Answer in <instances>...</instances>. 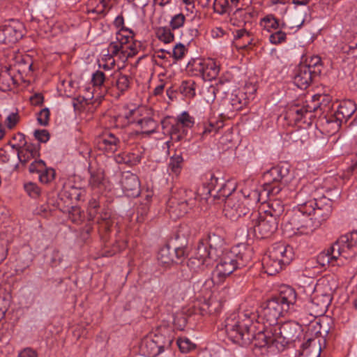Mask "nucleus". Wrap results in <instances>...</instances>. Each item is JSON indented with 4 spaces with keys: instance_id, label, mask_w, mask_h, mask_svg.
Listing matches in <instances>:
<instances>
[{
    "instance_id": "nucleus-1",
    "label": "nucleus",
    "mask_w": 357,
    "mask_h": 357,
    "mask_svg": "<svg viewBox=\"0 0 357 357\" xmlns=\"http://www.w3.org/2000/svg\"><path fill=\"white\" fill-rule=\"evenodd\" d=\"M255 313L248 311L240 314L234 313L225 319V331L229 340L242 347L253 345V349H263L270 346L276 347L275 331L273 327L264 326L262 331L254 333L252 322Z\"/></svg>"
},
{
    "instance_id": "nucleus-2",
    "label": "nucleus",
    "mask_w": 357,
    "mask_h": 357,
    "mask_svg": "<svg viewBox=\"0 0 357 357\" xmlns=\"http://www.w3.org/2000/svg\"><path fill=\"white\" fill-rule=\"evenodd\" d=\"M297 294L294 289L289 286H282L280 293L264 303L260 307L254 312L256 314V321L261 323L268 328L278 326V320L283 314L294 310Z\"/></svg>"
},
{
    "instance_id": "nucleus-3",
    "label": "nucleus",
    "mask_w": 357,
    "mask_h": 357,
    "mask_svg": "<svg viewBox=\"0 0 357 357\" xmlns=\"http://www.w3.org/2000/svg\"><path fill=\"white\" fill-rule=\"evenodd\" d=\"M303 194L305 192L303 189L296 192L294 198L298 205L287 212L283 218L282 228L283 234L287 237L309 235L319 227V224H316L311 218L313 210L311 206H306L305 202H303L301 197Z\"/></svg>"
},
{
    "instance_id": "nucleus-4",
    "label": "nucleus",
    "mask_w": 357,
    "mask_h": 357,
    "mask_svg": "<svg viewBox=\"0 0 357 357\" xmlns=\"http://www.w3.org/2000/svg\"><path fill=\"white\" fill-rule=\"evenodd\" d=\"M252 249L248 248L241 250L236 247L223 252L218 257L219 262L213 271V282L220 284L234 271L248 266L252 260Z\"/></svg>"
},
{
    "instance_id": "nucleus-5",
    "label": "nucleus",
    "mask_w": 357,
    "mask_h": 357,
    "mask_svg": "<svg viewBox=\"0 0 357 357\" xmlns=\"http://www.w3.org/2000/svg\"><path fill=\"white\" fill-rule=\"evenodd\" d=\"M294 257L293 248L284 243L274 244L262 258V267L266 273L275 275L284 266L289 264Z\"/></svg>"
},
{
    "instance_id": "nucleus-6",
    "label": "nucleus",
    "mask_w": 357,
    "mask_h": 357,
    "mask_svg": "<svg viewBox=\"0 0 357 357\" xmlns=\"http://www.w3.org/2000/svg\"><path fill=\"white\" fill-rule=\"evenodd\" d=\"M279 222L268 215L252 211L247 222V231L258 239L271 237L278 229Z\"/></svg>"
},
{
    "instance_id": "nucleus-7",
    "label": "nucleus",
    "mask_w": 357,
    "mask_h": 357,
    "mask_svg": "<svg viewBox=\"0 0 357 357\" xmlns=\"http://www.w3.org/2000/svg\"><path fill=\"white\" fill-rule=\"evenodd\" d=\"M292 178L288 163L282 162L273 167L264 174L266 192L272 193V195H278ZM264 193H266V191Z\"/></svg>"
},
{
    "instance_id": "nucleus-8",
    "label": "nucleus",
    "mask_w": 357,
    "mask_h": 357,
    "mask_svg": "<svg viewBox=\"0 0 357 357\" xmlns=\"http://www.w3.org/2000/svg\"><path fill=\"white\" fill-rule=\"evenodd\" d=\"M327 251L330 254L333 265L340 257L344 259L354 257L357 253V230L340 236Z\"/></svg>"
},
{
    "instance_id": "nucleus-9",
    "label": "nucleus",
    "mask_w": 357,
    "mask_h": 357,
    "mask_svg": "<svg viewBox=\"0 0 357 357\" xmlns=\"http://www.w3.org/2000/svg\"><path fill=\"white\" fill-rule=\"evenodd\" d=\"M276 339V349L282 351L289 344L295 342L301 333V326L297 322L289 321L273 327Z\"/></svg>"
},
{
    "instance_id": "nucleus-10",
    "label": "nucleus",
    "mask_w": 357,
    "mask_h": 357,
    "mask_svg": "<svg viewBox=\"0 0 357 357\" xmlns=\"http://www.w3.org/2000/svg\"><path fill=\"white\" fill-rule=\"evenodd\" d=\"M225 215L232 221H236L241 217L250 216L251 210L250 203H247V199L238 195L229 197L224 206Z\"/></svg>"
},
{
    "instance_id": "nucleus-11",
    "label": "nucleus",
    "mask_w": 357,
    "mask_h": 357,
    "mask_svg": "<svg viewBox=\"0 0 357 357\" xmlns=\"http://www.w3.org/2000/svg\"><path fill=\"white\" fill-rule=\"evenodd\" d=\"M356 109V105L351 100L342 102L335 113L325 116L326 122L328 124H335V128L338 129L342 123H347Z\"/></svg>"
},
{
    "instance_id": "nucleus-12",
    "label": "nucleus",
    "mask_w": 357,
    "mask_h": 357,
    "mask_svg": "<svg viewBox=\"0 0 357 357\" xmlns=\"http://www.w3.org/2000/svg\"><path fill=\"white\" fill-rule=\"evenodd\" d=\"M185 198L183 201L178 203V205L182 208L183 213H187L188 208H192L195 206L196 200L200 202L204 200L206 202L213 197V192L209 186L202 185L199 187L197 192H193L191 190H185Z\"/></svg>"
},
{
    "instance_id": "nucleus-13",
    "label": "nucleus",
    "mask_w": 357,
    "mask_h": 357,
    "mask_svg": "<svg viewBox=\"0 0 357 357\" xmlns=\"http://www.w3.org/2000/svg\"><path fill=\"white\" fill-rule=\"evenodd\" d=\"M322 102H319L314 106L310 105H303L301 107L297 106L291 107L287 112V116L294 121L295 123L303 122L310 124L311 120L314 117V112L318 109H322Z\"/></svg>"
},
{
    "instance_id": "nucleus-14",
    "label": "nucleus",
    "mask_w": 357,
    "mask_h": 357,
    "mask_svg": "<svg viewBox=\"0 0 357 357\" xmlns=\"http://www.w3.org/2000/svg\"><path fill=\"white\" fill-rule=\"evenodd\" d=\"M306 206H311L313 215L318 219L316 224L320 225V222L326 220L332 213V202L330 199L323 197L319 199H312L304 202Z\"/></svg>"
},
{
    "instance_id": "nucleus-15",
    "label": "nucleus",
    "mask_w": 357,
    "mask_h": 357,
    "mask_svg": "<svg viewBox=\"0 0 357 357\" xmlns=\"http://www.w3.org/2000/svg\"><path fill=\"white\" fill-rule=\"evenodd\" d=\"M128 29H122L116 33V40L111 42L107 47V56L109 59H115L121 61L122 62L126 61V50H124V45L126 43V33Z\"/></svg>"
},
{
    "instance_id": "nucleus-16",
    "label": "nucleus",
    "mask_w": 357,
    "mask_h": 357,
    "mask_svg": "<svg viewBox=\"0 0 357 357\" xmlns=\"http://www.w3.org/2000/svg\"><path fill=\"white\" fill-rule=\"evenodd\" d=\"M319 76V70L311 71L310 68L301 64L295 70L294 83L301 89H306L315 78Z\"/></svg>"
},
{
    "instance_id": "nucleus-17",
    "label": "nucleus",
    "mask_w": 357,
    "mask_h": 357,
    "mask_svg": "<svg viewBox=\"0 0 357 357\" xmlns=\"http://www.w3.org/2000/svg\"><path fill=\"white\" fill-rule=\"evenodd\" d=\"M122 190L127 197H137L140 194V182L136 174L127 172L121 180Z\"/></svg>"
},
{
    "instance_id": "nucleus-18",
    "label": "nucleus",
    "mask_w": 357,
    "mask_h": 357,
    "mask_svg": "<svg viewBox=\"0 0 357 357\" xmlns=\"http://www.w3.org/2000/svg\"><path fill=\"white\" fill-rule=\"evenodd\" d=\"M132 78L126 75L122 74L119 71H116L111 74L107 81V85H109V90L115 87L118 92L116 97L119 98L128 91L130 86Z\"/></svg>"
},
{
    "instance_id": "nucleus-19",
    "label": "nucleus",
    "mask_w": 357,
    "mask_h": 357,
    "mask_svg": "<svg viewBox=\"0 0 357 357\" xmlns=\"http://www.w3.org/2000/svg\"><path fill=\"white\" fill-rule=\"evenodd\" d=\"M99 149L107 154H113L121 148L122 141L111 132H105L98 139Z\"/></svg>"
},
{
    "instance_id": "nucleus-20",
    "label": "nucleus",
    "mask_w": 357,
    "mask_h": 357,
    "mask_svg": "<svg viewBox=\"0 0 357 357\" xmlns=\"http://www.w3.org/2000/svg\"><path fill=\"white\" fill-rule=\"evenodd\" d=\"M212 251L213 257H219L223 252L227 251L225 249L224 238L216 232L210 231L208 234L207 241L205 242Z\"/></svg>"
},
{
    "instance_id": "nucleus-21",
    "label": "nucleus",
    "mask_w": 357,
    "mask_h": 357,
    "mask_svg": "<svg viewBox=\"0 0 357 357\" xmlns=\"http://www.w3.org/2000/svg\"><path fill=\"white\" fill-rule=\"evenodd\" d=\"M236 184L234 181L227 180L225 182L220 183V188L213 195V200L219 202H225L231 196H237L238 194L235 192Z\"/></svg>"
},
{
    "instance_id": "nucleus-22",
    "label": "nucleus",
    "mask_w": 357,
    "mask_h": 357,
    "mask_svg": "<svg viewBox=\"0 0 357 357\" xmlns=\"http://www.w3.org/2000/svg\"><path fill=\"white\" fill-rule=\"evenodd\" d=\"M321 351L320 339L309 338L303 343L298 357H319Z\"/></svg>"
},
{
    "instance_id": "nucleus-23",
    "label": "nucleus",
    "mask_w": 357,
    "mask_h": 357,
    "mask_svg": "<svg viewBox=\"0 0 357 357\" xmlns=\"http://www.w3.org/2000/svg\"><path fill=\"white\" fill-rule=\"evenodd\" d=\"M40 156V144L29 143L19 151L17 158L22 166H25L31 160Z\"/></svg>"
},
{
    "instance_id": "nucleus-24",
    "label": "nucleus",
    "mask_w": 357,
    "mask_h": 357,
    "mask_svg": "<svg viewBox=\"0 0 357 357\" xmlns=\"http://www.w3.org/2000/svg\"><path fill=\"white\" fill-rule=\"evenodd\" d=\"M22 37L21 31L11 25L0 26V44H13Z\"/></svg>"
},
{
    "instance_id": "nucleus-25",
    "label": "nucleus",
    "mask_w": 357,
    "mask_h": 357,
    "mask_svg": "<svg viewBox=\"0 0 357 357\" xmlns=\"http://www.w3.org/2000/svg\"><path fill=\"white\" fill-rule=\"evenodd\" d=\"M126 33H129L126 34L127 40L124 45V50L126 52V56L127 61L129 58L137 55L139 50H142L143 45L141 41L133 39L134 33L132 30L128 29V31Z\"/></svg>"
},
{
    "instance_id": "nucleus-26",
    "label": "nucleus",
    "mask_w": 357,
    "mask_h": 357,
    "mask_svg": "<svg viewBox=\"0 0 357 357\" xmlns=\"http://www.w3.org/2000/svg\"><path fill=\"white\" fill-rule=\"evenodd\" d=\"M211 254L212 251L209 249L207 244L204 240H200L197 243L194 255L202 259V261L206 262V266H209L213 261L218 259V257H213Z\"/></svg>"
},
{
    "instance_id": "nucleus-27",
    "label": "nucleus",
    "mask_w": 357,
    "mask_h": 357,
    "mask_svg": "<svg viewBox=\"0 0 357 357\" xmlns=\"http://www.w3.org/2000/svg\"><path fill=\"white\" fill-rule=\"evenodd\" d=\"M266 190V186H265V183L262 185L261 189L259 190H254L250 191L248 194H246L245 192H243V197H245L247 199V203L251 202L252 204H257L259 202H266V198L274 197L275 195H272V193H264Z\"/></svg>"
},
{
    "instance_id": "nucleus-28",
    "label": "nucleus",
    "mask_w": 357,
    "mask_h": 357,
    "mask_svg": "<svg viewBox=\"0 0 357 357\" xmlns=\"http://www.w3.org/2000/svg\"><path fill=\"white\" fill-rule=\"evenodd\" d=\"M189 130L188 128H186L182 125H179V123L175 121V123L172 125L169 130L170 138L172 141H175V142H180L183 140L184 142H189L190 139H186Z\"/></svg>"
},
{
    "instance_id": "nucleus-29",
    "label": "nucleus",
    "mask_w": 357,
    "mask_h": 357,
    "mask_svg": "<svg viewBox=\"0 0 357 357\" xmlns=\"http://www.w3.org/2000/svg\"><path fill=\"white\" fill-rule=\"evenodd\" d=\"M271 198H269L268 208L262 213L268 215L269 217H272L279 222L281 215L284 213V207L280 199H271Z\"/></svg>"
},
{
    "instance_id": "nucleus-30",
    "label": "nucleus",
    "mask_w": 357,
    "mask_h": 357,
    "mask_svg": "<svg viewBox=\"0 0 357 357\" xmlns=\"http://www.w3.org/2000/svg\"><path fill=\"white\" fill-rule=\"evenodd\" d=\"M137 124L140 126L142 130L132 132L130 135H150L155 132L157 127V123L151 117L139 118L137 121Z\"/></svg>"
},
{
    "instance_id": "nucleus-31",
    "label": "nucleus",
    "mask_w": 357,
    "mask_h": 357,
    "mask_svg": "<svg viewBox=\"0 0 357 357\" xmlns=\"http://www.w3.org/2000/svg\"><path fill=\"white\" fill-rule=\"evenodd\" d=\"M140 351L144 356L147 357H155L161 354V350H159L150 337L142 340Z\"/></svg>"
},
{
    "instance_id": "nucleus-32",
    "label": "nucleus",
    "mask_w": 357,
    "mask_h": 357,
    "mask_svg": "<svg viewBox=\"0 0 357 357\" xmlns=\"http://www.w3.org/2000/svg\"><path fill=\"white\" fill-rule=\"evenodd\" d=\"M202 78L205 81H211L218 75L220 68L213 60L205 61Z\"/></svg>"
},
{
    "instance_id": "nucleus-33",
    "label": "nucleus",
    "mask_w": 357,
    "mask_h": 357,
    "mask_svg": "<svg viewBox=\"0 0 357 357\" xmlns=\"http://www.w3.org/2000/svg\"><path fill=\"white\" fill-rule=\"evenodd\" d=\"M141 159V155L132 152H123L116 156V161L118 163L126 164L130 167L139 163Z\"/></svg>"
},
{
    "instance_id": "nucleus-34",
    "label": "nucleus",
    "mask_w": 357,
    "mask_h": 357,
    "mask_svg": "<svg viewBox=\"0 0 357 357\" xmlns=\"http://www.w3.org/2000/svg\"><path fill=\"white\" fill-rule=\"evenodd\" d=\"M99 225V231L103 238H106V234H107L113 225L114 222L110 218V214L107 212H102L97 221Z\"/></svg>"
},
{
    "instance_id": "nucleus-35",
    "label": "nucleus",
    "mask_w": 357,
    "mask_h": 357,
    "mask_svg": "<svg viewBox=\"0 0 357 357\" xmlns=\"http://www.w3.org/2000/svg\"><path fill=\"white\" fill-rule=\"evenodd\" d=\"M178 151L176 150V152ZM184 160L182 156V153H175L172 157L169 158V162L168 164V169L170 171L172 174L178 176L180 174L183 166Z\"/></svg>"
},
{
    "instance_id": "nucleus-36",
    "label": "nucleus",
    "mask_w": 357,
    "mask_h": 357,
    "mask_svg": "<svg viewBox=\"0 0 357 357\" xmlns=\"http://www.w3.org/2000/svg\"><path fill=\"white\" fill-rule=\"evenodd\" d=\"M157 259L162 265L168 266L174 263L175 259L169 245H165L160 249Z\"/></svg>"
},
{
    "instance_id": "nucleus-37",
    "label": "nucleus",
    "mask_w": 357,
    "mask_h": 357,
    "mask_svg": "<svg viewBox=\"0 0 357 357\" xmlns=\"http://www.w3.org/2000/svg\"><path fill=\"white\" fill-rule=\"evenodd\" d=\"M109 76H107L103 72L96 70L92 75L91 82L93 86L99 89H103L107 93L109 91V85H107V81Z\"/></svg>"
},
{
    "instance_id": "nucleus-38",
    "label": "nucleus",
    "mask_w": 357,
    "mask_h": 357,
    "mask_svg": "<svg viewBox=\"0 0 357 357\" xmlns=\"http://www.w3.org/2000/svg\"><path fill=\"white\" fill-rule=\"evenodd\" d=\"M260 26L270 32L271 29L276 30L280 27L284 28L285 24L282 23L280 25L279 20L273 15H267L261 20Z\"/></svg>"
},
{
    "instance_id": "nucleus-39",
    "label": "nucleus",
    "mask_w": 357,
    "mask_h": 357,
    "mask_svg": "<svg viewBox=\"0 0 357 357\" xmlns=\"http://www.w3.org/2000/svg\"><path fill=\"white\" fill-rule=\"evenodd\" d=\"M204 60L200 59H192L188 62L186 70L188 73H191L192 76L202 77L204 68Z\"/></svg>"
},
{
    "instance_id": "nucleus-40",
    "label": "nucleus",
    "mask_w": 357,
    "mask_h": 357,
    "mask_svg": "<svg viewBox=\"0 0 357 357\" xmlns=\"http://www.w3.org/2000/svg\"><path fill=\"white\" fill-rule=\"evenodd\" d=\"M139 110L133 109L126 112L124 114H119L117 117V121H123V126L137 123V121L139 119Z\"/></svg>"
},
{
    "instance_id": "nucleus-41",
    "label": "nucleus",
    "mask_w": 357,
    "mask_h": 357,
    "mask_svg": "<svg viewBox=\"0 0 357 357\" xmlns=\"http://www.w3.org/2000/svg\"><path fill=\"white\" fill-rule=\"evenodd\" d=\"M68 191L66 186H64L63 189L58 193L57 207L61 211H66V208H70L73 206V201L70 197L68 195Z\"/></svg>"
},
{
    "instance_id": "nucleus-42",
    "label": "nucleus",
    "mask_w": 357,
    "mask_h": 357,
    "mask_svg": "<svg viewBox=\"0 0 357 357\" xmlns=\"http://www.w3.org/2000/svg\"><path fill=\"white\" fill-rule=\"evenodd\" d=\"M195 82L192 80H184L178 87L179 92L186 98H193L195 96Z\"/></svg>"
},
{
    "instance_id": "nucleus-43",
    "label": "nucleus",
    "mask_w": 357,
    "mask_h": 357,
    "mask_svg": "<svg viewBox=\"0 0 357 357\" xmlns=\"http://www.w3.org/2000/svg\"><path fill=\"white\" fill-rule=\"evenodd\" d=\"M150 337L154 341L159 350H161V353L164 351L165 348L169 347L172 342L169 337H166L160 333H155Z\"/></svg>"
},
{
    "instance_id": "nucleus-44",
    "label": "nucleus",
    "mask_w": 357,
    "mask_h": 357,
    "mask_svg": "<svg viewBox=\"0 0 357 357\" xmlns=\"http://www.w3.org/2000/svg\"><path fill=\"white\" fill-rule=\"evenodd\" d=\"M187 51L188 50L185 45L181 43H178L174 47L172 52L169 51H166L163 49L160 50L159 52L162 53L166 52L172 56L175 61H178L183 58Z\"/></svg>"
},
{
    "instance_id": "nucleus-45",
    "label": "nucleus",
    "mask_w": 357,
    "mask_h": 357,
    "mask_svg": "<svg viewBox=\"0 0 357 357\" xmlns=\"http://www.w3.org/2000/svg\"><path fill=\"white\" fill-rule=\"evenodd\" d=\"M156 36L160 41L165 43H169L174 40V35L171 28L167 26L159 27L156 31Z\"/></svg>"
},
{
    "instance_id": "nucleus-46",
    "label": "nucleus",
    "mask_w": 357,
    "mask_h": 357,
    "mask_svg": "<svg viewBox=\"0 0 357 357\" xmlns=\"http://www.w3.org/2000/svg\"><path fill=\"white\" fill-rule=\"evenodd\" d=\"M68 218L75 225H79L84 220V213L80 208L71 206L68 210Z\"/></svg>"
},
{
    "instance_id": "nucleus-47",
    "label": "nucleus",
    "mask_w": 357,
    "mask_h": 357,
    "mask_svg": "<svg viewBox=\"0 0 357 357\" xmlns=\"http://www.w3.org/2000/svg\"><path fill=\"white\" fill-rule=\"evenodd\" d=\"M175 121L182 125L183 126L188 128L189 130L195 125V119L188 112H183L178 115Z\"/></svg>"
},
{
    "instance_id": "nucleus-48",
    "label": "nucleus",
    "mask_w": 357,
    "mask_h": 357,
    "mask_svg": "<svg viewBox=\"0 0 357 357\" xmlns=\"http://www.w3.org/2000/svg\"><path fill=\"white\" fill-rule=\"evenodd\" d=\"M68 197H70L72 201L79 202L83 199L85 196V190L81 188H77L74 185H67Z\"/></svg>"
},
{
    "instance_id": "nucleus-49",
    "label": "nucleus",
    "mask_w": 357,
    "mask_h": 357,
    "mask_svg": "<svg viewBox=\"0 0 357 357\" xmlns=\"http://www.w3.org/2000/svg\"><path fill=\"white\" fill-rule=\"evenodd\" d=\"M181 290V284L178 282H174L167 284L164 290V294L169 298H174L179 294Z\"/></svg>"
},
{
    "instance_id": "nucleus-50",
    "label": "nucleus",
    "mask_w": 357,
    "mask_h": 357,
    "mask_svg": "<svg viewBox=\"0 0 357 357\" xmlns=\"http://www.w3.org/2000/svg\"><path fill=\"white\" fill-rule=\"evenodd\" d=\"M174 264H181L188 255V249L186 246H178L174 248Z\"/></svg>"
},
{
    "instance_id": "nucleus-51",
    "label": "nucleus",
    "mask_w": 357,
    "mask_h": 357,
    "mask_svg": "<svg viewBox=\"0 0 357 357\" xmlns=\"http://www.w3.org/2000/svg\"><path fill=\"white\" fill-rule=\"evenodd\" d=\"M215 10L220 14L230 13L232 12L229 0H215Z\"/></svg>"
},
{
    "instance_id": "nucleus-52",
    "label": "nucleus",
    "mask_w": 357,
    "mask_h": 357,
    "mask_svg": "<svg viewBox=\"0 0 357 357\" xmlns=\"http://www.w3.org/2000/svg\"><path fill=\"white\" fill-rule=\"evenodd\" d=\"M55 170L52 168L45 167L39 174V181L43 183H48L54 180L55 177Z\"/></svg>"
},
{
    "instance_id": "nucleus-53",
    "label": "nucleus",
    "mask_w": 357,
    "mask_h": 357,
    "mask_svg": "<svg viewBox=\"0 0 357 357\" xmlns=\"http://www.w3.org/2000/svg\"><path fill=\"white\" fill-rule=\"evenodd\" d=\"M26 193L32 198H37L40 195V188L35 183L29 182L24 185Z\"/></svg>"
},
{
    "instance_id": "nucleus-54",
    "label": "nucleus",
    "mask_w": 357,
    "mask_h": 357,
    "mask_svg": "<svg viewBox=\"0 0 357 357\" xmlns=\"http://www.w3.org/2000/svg\"><path fill=\"white\" fill-rule=\"evenodd\" d=\"M100 208L99 197H92L88 204L89 215L93 220L98 214V209Z\"/></svg>"
},
{
    "instance_id": "nucleus-55",
    "label": "nucleus",
    "mask_w": 357,
    "mask_h": 357,
    "mask_svg": "<svg viewBox=\"0 0 357 357\" xmlns=\"http://www.w3.org/2000/svg\"><path fill=\"white\" fill-rule=\"evenodd\" d=\"M187 265L194 271H197L198 269L203 268L204 267H207L206 262L202 261V259L197 257L195 255L188 259Z\"/></svg>"
},
{
    "instance_id": "nucleus-56",
    "label": "nucleus",
    "mask_w": 357,
    "mask_h": 357,
    "mask_svg": "<svg viewBox=\"0 0 357 357\" xmlns=\"http://www.w3.org/2000/svg\"><path fill=\"white\" fill-rule=\"evenodd\" d=\"M177 344L181 352H188L195 348V344L187 337L178 338Z\"/></svg>"
},
{
    "instance_id": "nucleus-57",
    "label": "nucleus",
    "mask_w": 357,
    "mask_h": 357,
    "mask_svg": "<svg viewBox=\"0 0 357 357\" xmlns=\"http://www.w3.org/2000/svg\"><path fill=\"white\" fill-rule=\"evenodd\" d=\"M287 39V34L284 31L279 30L273 33L269 36V40L271 43L273 45H279L283 42H285Z\"/></svg>"
},
{
    "instance_id": "nucleus-58",
    "label": "nucleus",
    "mask_w": 357,
    "mask_h": 357,
    "mask_svg": "<svg viewBox=\"0 0 357 357\" xmlns=\"http://www.w3.org/2000/svg\"><path fill=\"white\" fill-rule=\"evenodd\" d=\"M89 183L93 187L98 186L103 179V174L99 170H90Z\"/></svg>"
},
{
    "instance_id": "nucleus-59",
    "label": "nucleus",
    "mask_w": 357,
    "mask_h": 357,
    "mask_svg": "<svg viewBox=\"0 0 357 357\" xmlns=\"http://www.w3.org/2000/svg\"><path fill=\"white\" fill-rule=\"evenodd\" d=\"M91 4L95 6L91 11L98 14H103L107 7V3L105 0H91Z\"/></svg>"
},
{
    "instance_id": "nucleus-60",
    "label": "nucleus",
    "mask_w": 357,
    "mask_h": 357,
    "mask_svg": "<svg viewBox=\"0 0 357 357\" xmlns=\"http://www.w3.org/2000/svg\"><path fill=\"white\" fill-rule=\"evenodd\" d=\"M20 119L17 110L15 112H11L6 119L5 124L8 129L11 130L16 126L20 121Z\"/></svg>"
},
{
    "instance_id": "nucleus-61",
    "label": "nucleus",
    "mask_w": 357,
    "mask_h": 357,
    "mask_svg": "<svg viewBox=\"0 0 357 357\" xmlns=\"http://www.w3.org/2000/svg\"><path fill=\"white\" fill-rule=\"evenodd\" d=\"M126 247V242L123 240H115V243L112 245V249L105 252L106 257H111L116 252H120Z\"/></svg>"
},
{
    "instance_id": "nucleus-62",
    "label": "nucleus",
    "mask_w": 357,
    "mask_h": 357,
    "mask_svg": "<svg viewBox=\"0 0 357 357\" xmlns=\"http://www.w3.org/2000/svg\"><path fill=\"white\" fill-rule=\"evenodd\" d=\"M185 15L182 13H179L177 15H175L174 17H172L171 21H170V28L172 30H175L176 29H178L183 26L185 22Z\"/></svg>"
},
{
    "instance_id": "nucleus-63",
    "label": "nucleus",
    "mask_w": 357,
    "mask_h": 357,
    "mask_svg": "<svg viewBox=\"0 0 357 357\" xmlns=\"http://www.w3.org/2000/svg\"><path fill=\"white\" fill-rule=\"evenodd\" d=\"M46 164L42 160H36L35 159L29 165V171L30 173H37L38 175L42 172L43 169H45Z\"/></svg>"
},
{
    "instance_id": "nucleus-64",
    "label": "nucleus",
    "mask_w": 357,
    "mask_h": 357,
    "mask_svg": "<svg viewBox=\"0 0 357 357\" xmlns=\"http://www.w3.org/2000/svg\"><path fill=\"white\" fill-rule=\"evenodd\" d=\"M50 112L48 108L41 109L37 117V121L40 126H46L49 123Z\"/></svg>"
}]
</instances>
